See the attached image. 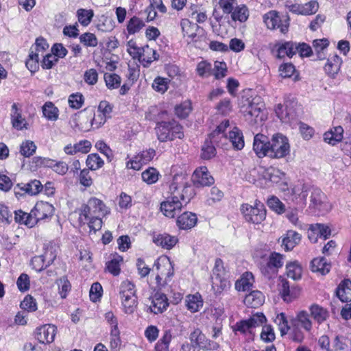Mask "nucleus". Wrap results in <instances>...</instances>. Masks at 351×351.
Masks as SVG:
<instances>
[{
    "label": "nucleus",
    "mask_w": 351,
    "mask_h": 351,
    "mask_svg": "<svg viewBox=\"0 0 351 351\" xmlns=\"http://www.w3.org/2000/svg\"><path fill=\"white\" fill-rule=\"evenodd\" d=\"M191 109V102L185 101L175 108V113L178 117L184 119L189 114Z\"/></svg>",
    "instance_id": "e2e57ef3"
},
{
    "label": "nucleus",
    "mask_w": 351,
    "mask_h": 351,
    "mask_svg": "<svg viewBox=\"0 0 351 351\" xmlns=\"http://www.w3.org/2000/svg\"><path fill=\"white\" fill-rule=\"evenodd\" d=\"M245 102L243 106L245 116H249V118L254 119L256 123L264 120V104L260 97L256 96L251 100L247 99Z\"/></svg>",
    "instance_id": "1a4fd4ad"
},
{
    "label": "nucleus",
    "mask_w": 351,
    "mask_h": 351,
    "mask_svg": "<svg viewBox=\"0 0 351 351\" xmlns=\"http://www.w3.org/2000/svg\"><path fill=\"white\" fill-rule=\"evenodd\" d=\"M210 141L206 140L202 146L201 157L204 160H210L216 155V149L213 145L215 143L209 138Z\"/></svg>",
    "instance_id": "de8ad7c7"
},
{
    "label": "nucleus",
    "mask_w": 351,
    "mask_h": 351,
    "mask_svg": "<svg viewBox=\"0 0 351 351\" xmlns=\"http://www.w3.org/2000/svg\"><path fill=\"white\" fill-rule=\"evenodd\" d=\"M268 172L269 179L273 183H279L282 182L281 184L283 185L282 190H285L287 187V182H285V173L279 169H271Z\"/></svg>",
    "instance_id": "a18cd8bd"
},
{
    "label": "nucleus",
    "mask_w": 351,
    "mask_h": 351,
    "mask_svg": "<svg viewBox=\"0 0 351 351\" xmlns=\"http://www.w3.org/2000/svg\"><path fill=\"white\" fill-rule=\"evenodd\" d=\"M336 294L341 302L351 301V280L346 279L338 286Z\"/></svg>",
    "instance_id": "cd10ccee"
},
{
    "label": "nucleus",
    "mask_w": 351,
    "mask_h": 351,
    "mask_svg": "<svg viewBox=\"0 0 351 351\" xmlns=\"http://www.w3.org/2000/svg\"><path fill=\"white\" fill-rule=\"evenodd\" d=\"M80 41L86 47H95L98 44V40L96 36L90 32H86L80 35Z\"/></svg>",
    "instance_id": "052dcab7"
},
{
    "label": "nucleus",
    "mask_w": 351,
    "mask_h": 351,
    "mask_svg": "<svg viewBox=\"0 0 351 351\" xmlns=\"http://www.w3.org/2000/svg\"><path fill=\"white\" fill-rule=\"evenodd\" d=\"M231 19L236 21L245 22L249 16V11L247 8L244 4H238L232 12L230 13Z\"/></svg>",
    "instance_id": "ea45409f"
},
{
    "label": "nucleus",
    "mask_w": 351,
    "mask_h": 351,
    "mask_svg": "<svg viewBox=\"0 0 351 351\" xmlns=\"http://www.w3.org/2000/svg\"><path fill=\"white\" fill-rule=\"evenodd\" d=\"M196 71L200 77H208L213 75L211 64L206 61L200 62L197 66Z\"/></svg>",
    "instance_id": "774afa93"
},
{
    "label": "nucleus",
    "mask_w": 351,
    "mask_h": 351,
    "mask_svg": "<svg viewBox=\"0 0 351 351\" xmlns=\"http://www.w3.org/2000/svg\"><path fill=\"white\" fill-rule=\"evenodd\" d=\"M247 321L249 322L252 330L254 331L256 328L263 326L267 319L263 313H256L253 314Z\"/></svg>",
    "instance_id": "5fc2aeb1"
},
{
    "label": "nucleus",
    "mask_w": 351,
    "mask_h": 351,
    "mask_svg": "<svg viewBox=\"0 0 351 351\" xmlns=\"http://www.w3.org/2000/svg\"><path fill=\"white\" fill-rule=\"evenodd\" d=\"M275 112L277 117L285 123L290 122L295 118V113L293 110L287 106L284 107L283 105L279 104L275 108Z\"/></svg>",
    "instance_id": "7c9ffc66"
},
{
    "label": "nucleus",
    "mask_w": 351,
    "mask_h": 351,
    "mask_svg": "<svg viewBox=\"0 0 351 351\" xmlns=\"http://www.w3.org/2000/svg\"><path fill=\"white\" fill-rule=\"evenodd\" d=\"M109 212L103 201L93 197L88 200L87 204L82 206L79 221L80 223H86L91 216H106Z\"/></svg>",
    "instance_id": "39448f33"
},
{
    "label": "nucleus",
    "mask_w": 351,
    "mask_h": 351,
    "mask_svg": "<svg viewBox=\"0 0 351 351\" xmlns=\"http://www.w3.org/2000/svg\"><path fill=\"white\" fill-rule=\"evenodd\" d=\"M68 102L71 108L80 109L84 102V98L81 93H76L69 97Z\"/></svg>",
    "instance_id": "69168bd1"
},
{
    "label": "nucleus",
    "mask_w": 351,
    "mask_h": 351,
    "mask_svg": "<svg viewBox=\"0 0 351 351\" xmlns=\"http://www.w3.org/2000/svg\"><path fill=\"white\" fill-rule=\"evenodd\" d=\"M155 155L156 152L153 149L143 151L127 163V167L134 170H139L143 165L151 161Z\"/></svg>",
    "instance_id": "ddd939ff"
},
{
    "label": "nucleus",
    "mask_w": 351,
    "mask_h": 351,
    "mask_svg": "<svg viewBox=\"0 0 351 351\" xmlns=\"http://www.w3.org/2000/svg\"><path fill=\"white\" fill-rule=\"evenodd\" d=\"M270 141L267 136L262 134H257L254 138L253 149L259 158L269 156Z\"/></svg>",
    "instance_id": "2eb2a0df"
},
{
    "label": "nucleus",
    "mask_w": 351,
    "mask_h": 351,
    "mask_svg": "<svg viewBox=\"0 0 351 351\" xmlns=\"http://www.w3.org/2000/svg\"><path fill=\"white\" fill-rule=\"evenodd\" d=\"M104 80L107 87L110 89L119 88L121 82V77L117 74L109 73L104 74Z\"/></svg>",
    "instance_id": "6e6d98bb"
},
{
    "label": "nucleus",
    "mask_w": 351,
    "mask_h": 351,
    "mask_svg": "<svg viewBox=\"0 0 351 351\" xmlns=\"http://www.w3.org/2000/svg\"><path fill=\"white\" fill-rule=\"evenodd\" d=\"M22 110L18 104L14 103L12 105L10 118L12 127L18 130L27 128V123L25 118L22 117Z\"/></svg>",
    "instance_id": "6ab92c4d"
},
{
    "label": "nucleus",
    "mask_w": 351,
    "mask_h": 351,
    "mask_svg": "<svg viewBox=\"0 0 351 351\" xmlns=\"http://www.w3.org/2000/svg\"><path fill=\"white\" fill-rule=\"evenodd\" d=\"M39 56L38 53L34 52V49H30L28 59L26 60L25 64L27 69L32 72H36L39 68Z\"/></svg>",
    "instance_id": "8fccbe9b"
},
{
    "label": "nucleus",
    "mask_w": 351,
    "mask_h": 351,
    "mask_svg": "<svg viewBox=\"0 0 351 351\" xmlns=\"http://www.w3.org/2000/svg\"><path fill=\"white\" fill-rule=\"evenodd\" d=\"M140 51L141 53L138 60L145 67L149 66L153 61L158 60L159 58L156 51L149 47V45L141 47Z\"/></svg>",
    "instance_id": "4be33fe9"
},
{
    "label": "nucleus",
    "mask_w": 351,
    "mask_h": 351,
    "mask_svg": "<svg viewBox=\"0 0 351 351\" xmlns=\"http://www.w3.org/2000/svg\"><path fill=\"white\" fill-rule=\"evenodd\" d=\"M154 241L157 245L170 250L177 243L178 239L176 237L164 233L158 235Z\"/></svg>",
    "instance_id": "f704fd0d"
},
{
    "label": "nucleus",
    "mask_w": 351,
    "mask_h": 351,
    "mask_svg": "<svg viewBox=\"0 0 351 351\" xmlns=\"http://www.w3.org/2000/svg\"><path fill=\"white\" fill-rule=\"evenodd\" d=\"M311 270L313 272H320L325 274L330 271V265L328 264L324 258H314L311 263Z\"/></svg>",
    "instance_id": "37998d69"
},
{
    "label": "nucleus",
    "mask_w": 351,
    "mask_h": 351,
    "mask_svg": "<svg viewBox=\"0 0 351 351\" xmlns=\"http://www.w3.org/2000/svg\"><path fill=\"white\" fill-rule=\"evenodd\" d=\"M187 309L191 313H195L199 311L203 306V300L202 296L199 293L189 295L185 299Z\"/></svg>",
    "instance_id": "c9c22d12"
},
{
    "label": "nucleus",
    "mask_w": 351,
    "mask_h": 351,
    "mask_svg": "<svg viewBox=\"0 0 351 351\" xmlns=\"http://www.w3.org/2000/svg\"><path fill=\"white\" fill-rule=\"evenodd\" d=\"M212 289L216 295L221 294L230 287V282L227 278L211 277Z\"/></svg>",
    "instance_id": "e433bc0d"
},
{
    "label": "nucleus",
    "mask_w": 351,
    "mask_h": 351,
    "mask_svg": "<svg viewBox=\"0 0 351 351\" xmlns=\"http://www.w3.org/2000/svg\"><path fill=\"white\" fill-rule=\"evenodd\" d=\"M53 206L46 202H38L31 210V215L28 223L30 228L34 226L38 222L51 217L53 213Z\"/></svg>",
    "instance_id": "6e6552de"
},
{
    "label": "nucleus",
    "mask_w": 351,
    "mask_h": 351,
    "mask_svg": "<svg viewBox=\"0 0 351 351\" xmlns=\"http://www.w3.org/2000/svg\"><path fill=\"white\" fill-rule=\"evenodd\" d=\"M156 132L160 142L173 141L175 138L181 139L184 137L182 127L174 120L158 123Z\"/></svg>",
    "instance_id": "20e7f679"
},
{
    "label": "nucleus",
    "mask_w": 351,
    "mask_h": 351,
    "mask_svg": "<svg viewBox=\"0 0 351 351\" xmlns=\"http://www.w3.org/2000/svg\"><path fill=\"white\" fill-rule=\"evenodd\" d=\"M279 291L284 301L289 302L297 297L298 291L293 287H291L289 281L282 278L279 284Z\"/></svg>",
    "instance_id": "5701e85b"
},
{
    "label": "nucleus",
    "mask_w": 351,
    "mask_h": 351,
    "mask_svg": "<svg viewBox=\"0 0 351 351\" xmlns=\"http://www.w3.org/2000/svg\"><path fill=\"white\" fill-rule=\"evenodd\" d=\"M36 145L32 141H25L22 143L20 147V152L25 157L32 156L36 150Z\"/></svg>",
    "instance_id": "bf43d9fd"
},
{
    "label": "nucleus",
    "mask_w": 351,
    "mask_h": 351,
    "mask_svg": "<svg viewBox=\"0 0 351 351\" xmlns=\"http://www.w3.org/2000/svg\"><path fill=\"white\" fill-rule=\"evenodd\" d=\"M227 138L231 142L232 147L237 149L241 150L244 147V139L242 132L237 127L229 132Z\"/></svg>",
    "instance_id": "c756f323"
},
{
    "label": "nucleus",
    "mask_w": 351,
    "mask_h": 351,
    "mask_svg": "<svg viewBox=\"0 0 351 351\" xmlns=\"http://www.w3.org/2000/svg\"><path fill=\"white\" fill-rule=\"evenodd\" d=\"M229 125L228 120L223 121L217 126L215 130L209 134V138L216 143H219L222 138L226 139L227 136L225 134V130Z\"/></svg>",
    "instance_id": "a19ab883"
},
{
    "label": "nucleus",
    "mask_w": 351,
    "mask_h": 351,
    "mask_svg": "<svg viewBox=\"0 0 351 351\" xmlns=\"http://www.w3.org/2000/svg\"><path fill=\"white\" fill-rule=\"evenodd\" d=\"M268 206L278 214L285 212V204L276 197H271L267 200Z\"/></svg>",
    "instance_id": "680f3d73"
},
{
    "label": "nucleus",
    "mask_w": 351,
    "mask_h": 351,
    "mask_svg": "<svg viewBox=\"0 0 351 351\" xmlns=\"http://www.w3.org/2000/svg\"><path fill=\"white\" fill-rule=\"evenodd\" d=\"M180 26L184 37H188L191 41H197V32L199 29V26L197 24L191 22L187 19H184L180 21Z\"/></svg>",
    "instance_id": "b1692460"
},
{
    "label": "nucleus",
    "mask_w": 351,
    "mask_h": 351,
    "mask_svg": "<svg viewBox=\"0 0 351 351\" xmlns=\"http://www.w3.org/2000/svg\"><path fill=\"white\" fill-rule=\"evenodd\" d=\"M287 276L294 280H297L301 278L302 269V267L298 264V262H291L287 265Z\"/></svg>",
    "instance_id": "c03bdc74"
},
{
    "label": "nucleus",
    "mask_w": 351,
    "mask_h": 351,
    "mask_svg": "<svg viewBox=\"0 0 351 351\" xmlns=\"http://www.w3.org/2000/svg\"><path fill=\"white\" fill-rule=\"evenodd\" d=\"M254 277L252 273L245 272L243 274L240 280L235 283V288L238 291H245L250 289L252 286Z\"/></svg>",
    "instance_id": "58836bf2"
},
{
    "label": "nucleus",
    "mask_w": 351,
    "mask_h": 351,
    "mask_svg": "<svg viewBox=\"0 0 351 351\" xmlns=\"http://www.w3.org/2000/svg\"><path fill=\"white\" fill-rule=\"evenodd\" d=\"M341 64V59L337 55H334L328 59L324 71L329 76L333 77L339 72Z\"/></svg>",
    "instance_id": "473e14b6"
},
{
    "label": "nucleus",
    "mask_w": 351,
    "mask_h": 351,
    "mask_svg": "<svg viewBox=\"0 0 351 351\" xmlns=\"http://www.w3.org/2000/svg\"><path fill=\"white\" fill-rule=\"evenodd\" d=\"M123 261L121 256L115 255L113 258L107 263V270L114 276H118L120 273V263Z\"/></svg>",
    "instance_id": "3c124183"
},
{
    "label": "nucleus",
    "mask_w": 351,
    "mask_h": 351,
    "mask_svg": "<svg viewBox=\"0 0 351 351\" xmlns=\"http://www.w3.org/2000/svg\"><path fill=\"white\" fill-rule=\"evenodd\" d=\"M296 53L297 48L295 47V43L293 42H285L278 45L276 56L278 58L280 59L285 56L291 58Z\"/></svg>",
    "instance_id": "2f4dec72"
},
{
    "label": "nucleus",
    "mask_w": 351,
    "mask_h": 351,
    "mask_svg": "<svg viewBox=\"0 0 351 351\" xmlns=\"http://www.w3.org/2000/svg\"><path fill=\"white\" fill-rule=\"evenodd\" d=\"M301 235L295 231L288 230L282 241V246L285 250H293L301 241Z\"/></svg>",
    "instance_id": "a878e982"
},
{
    "label": "nucleus",
    "mask_w": 351,
    "mask_h": 351,
    "mask_svg": "<svg viewBox=\"0 0 351 351\" xmlns=\"http://www.w3.org/2000/svg\"><path fill=\"white\" fill-rule=\"evenodd\" d=\"M172 339L170 330H165L162 338L156 345V351H169V344Z\"/></svg>",
    "instance_id": "603ef678"
},
{
    "label": "nucleus",
    "mask_w": 351,
    "mask_h": 351,
    "mask_svg": "<svg viewBox=\"0 0 351 351\" xmlns=\"http://www.w3.org/2000/svg\"><path fill=\"white\" fill-rule=\"evenodd\" d=\"M57 328L54 325L45 324L36 330V338L40 343H50L53 341Z\"/></svg>",
    "instance_id": "4468645a"
},
{
    "label": "nucleus",
    "mask_w": 351,
    "mask_h": 351,
    "mask_svg": "<svg viewBox=\"0 0 351 351\" xmlns=\"http://www.w3.org/2000/svg\"><path fill=\"white\" fill-rule=\"evenodd\" d=\"M83 118H89L90 123H84L83 124L85 128H92L93 130L100 128L106 122L107 117L95 111L93 108H85L84 112L82 114Z\"/></svg>",
    "instance_id": "f8f14e48"
},
{
    "label": "nucleus",
    "mask_w": 351,
    "mask_h": 351,
    "mask_svg": "<svg viewBox=\"0 0 351 351\" xmlns=\"http://www.w3.org/2000/svg\"><path fill=\"white\" fill-rule=\"evenodd\" d=\"M308 192L311 193L309 208L313 213L324 215L332 209V205L326 195L319 189L309 188L304 184H299L292 189L293 194L298 196L302 201L306 200Z\"/></svg>",
    "instance_id": "f257e3e1"
},
{
    "label": "nucleus",
    "mask_w": 351,
    "mask_h": 351,
    "mask_svg": "<svg viewBox=\"0 0 351 351\" xmlns=\"http://www.w3.org/2000/svg\"><path fill=\"white\" fill-rule=\"evenodd\" d=\"M197 218L195 214L184 212L177 219V225L180 229L187 230L193 228L197 223Z\"/></svg>",
    "instance_id": "393cba45"
},
{
    "label": "nucleus",
    "mask_w": 351,
    "mask_h": 351,
    "mask_svg": "<svg viewBox=\"0 0 351 351\" xmlns=\"http://www.w3.org/2000/svg\"><path fill=\"white\" fill-rule=\"evenodd\" d=\"M43 189V184L39 180H34L27 183L18 184L14 188L16 196L22 195L23 193L30 195L38 194Z\"/></svg>",
    "instance_id": "dca6fc26"
},
{
    "label": "nucleus",
    "mask_w": 351,
    "mask_h": 351,
    "mask_svg": "<svg viewBox=\"0 0 351 351\" xmlns=\"http://www.w3.org/2000/svg\"><path fill=\"white\" fill-rule=\"evenodd\" d=\"M309 311L311 317L318 324H321L324 322L329 317L328 311L326 308L316 304L310 306Z\"/></svg>",
    "instance_id": "bb28decb"
},
{
    "label": "nucleus",
    "mask_w": 351,
    "mask_h": 351,
    "mask_svg": "<svg viewBox=\"0 0 351 351\" xmlns=\"http://www.w3.org/2000/svg\"><path fill=\"white\" fill-rule=\"evenodd\" d=\"M169 80L167 78L157 77L152 84L153 88L159 93H164L166 92L169 87Z\"/></svg>",
    "instance_id": "338daca9"
},
{
    "label": "nucleus",
    "mask_w": 351,
    "mask_h": 351,
    "mask_svg": "<svg viewBox=\"0 0 351 351\" xmlns=\"http://www.w3.org/2000/svg\"><path fill=\"white\" fill-rule=\"evenodd\" d=\"M145 27L144 21L138 17H132L127 25V30L130 34L139 32Z\"/></svg>",
    "instance_id": "49530a36"
},
{
    "label": "nucleus",
    "mask_w": 351,
    "mask_h": 351,
    "mask_svg": "<svg viewBox=\"0 0 351 351\" xmlns=\"http://www.w3.org/2000/svg\"><path fill=\"white\" fill-rule=\"evenodd\" d=\"M264 295L258 290L251 291L244 298L245 304L252 308L260 306L264 303Z\"/></svg>",
    "instance_id": "c85d7f7f"
},
{
    "label": "nucleus",
    "mask_w": 351,
    "mask_h": 351,
    "mask_svg": "<svg viewBox=\"0 0 351 351\" xmlns=\"http://www.w3.org/2000/svg\"><path fill=\"white\" fill-rule=\"evenodd\" d=\"M170 191L171 195L160 204V210L166 217L173 218L188 201L184 197L183 190L180 191L175 184L170 186Z\"/></svg>",
    "instance_id": "f03ea898"
},
{
    "label": "nucleus",
    "mask_w": 351,
    "mask_h": 351,
    "mask_svg": "<svg viewBox=\"0 0 351 351\" xmlns=\"http://www.w3.org/2000/svg\"><path fill=\"white\" fill-rule=\"evenodd\" d=\"M45 261L47 265L49 267L51 265L56 258L57 252L56 249L52 245H48L45 248L43 254L40 255Z\"/></svg>",
    "instance_id": "0e129e2a"
},
{
    "label": "nucleus",
    "mask_w": 351,
    "mask_h": 351,
    "mask_svg": "<svg viewBox=\"0 0 351 351\" xmlns=\"http://www.w3.org/2000/svg\"><path fill=\"white\" fill-rule=\"evenodd\" d=\"M43 116L49 121L58 119L59 110L51 101H47L42 107Z\"/></svg>",
    "instance_id": "4c0bfd02"
},
{
    "label": "nucleus",
    "mask_w": 351,
    "mask_h": 351,
    "mask_svg": "<svg viewBox=\"0 0 351 351\" xmlns=\"http://www.w3.org/2000/svg\"><path fill=\"white\" fill-rule=\"evenodd\" d=\"M269 157L271 158H282L290 152L288 138L280 134L274 135L270 141Z\"/></svg>",
    "instance_id": "0eeeda50"
},
{
    "label": "nucleus",
    "mask_w": 351,
    "mask_h": 351,
    "mask_svg": "<svg viewBox=\"0 0 351 351\" xmlns=\"http://www.w3.org/2000/svg\"><path fill=\"white\" fill-rule=\"evenodd\" d=\"M77 16L78 21L83 26H87L90 24L94 16V12L92 10L79 9L77 11Z\"/></svg>",
    "instance_id": "09e8293b"
},
{
    "label": "nucleus",
    "mask_w": 351,
    "mask_h": 351,
    "mask_svg": "<svg viewBox=\"0 0 351 351\" xmlns=\"http://www.w3.org/2000/svg\"><path fill=\"white\" fill-rule=\"evenodd\" d=\"M193 181L196 186H210L215 180L208 171L206 167H200L195 169L193 174Z\"/></svg>",
    "instance_id": "f3484780"
},
{
    "label": "nucleus",
    "mask_w": 351,
    "mask_h": 351,
    "mask_svg": "<svg viewBox=\"0 0 351 351\" xmlns=\"http://www.w3.org/2000/svg\"><path fill=\"white\" fill-rule=\"evenodd\" d=\"M232 328L233 330L236 332H239L243 335H252L254 333V331L252 330L247 319L241 320L239 322H237Z\"/></svg>",
    "instance_id": "13d9d810"
},
{
    "label": "nucleus",
    "mask_w": 351,
    "mask_h": 351,
    "mask_svg": "<svg viewBox=\"0 0 351 351\" xmlns=\"http://www.w3.org/2000/svg\"><path fill=\"white\" fill-rule=\"evenodd\" d=\"M158 171L153 167H149L142 173V179L148 184L156 182L158 180Z\"/></svg>",
    "instance_id": "4d7b16f0"
},
{
    "label": "nucleus",
    "mask_w": 351,
    "mask_h": 351,
    "mask_svg": "<svg viewBox=\"0 0 351 351\" xmlns=\"http://www.w3.org/2000/svg\"><path fill=\"white\" fill-rule=\"evenodd\" d=\"M158 273L165 276V282L168 279H170L174 273L173 267L170 259L167 257H162L158 258L154 263Z\"/></svg>",
    "instance_id": "a211bd4d"
},
{
    "label": "nucleus",
    "mask_w": 351,
    "mask_h": 351,
    "mask_svg": "<svg viewBox=\"0 0 351 351\" xmlns=\"http://www.w3.org/2000/svg\"><path fill=\"white\" fill-rule=\"evenodd\" d=\"M206 340L205 335L199 328L194 330L190 335V341L193 348H199L203 349V347H205Z\"/></svg>",
    "instance_id": "79ce46f5"
},
{
    "label": "nucleus",
    "mask_w": 351,
    "mask_h": 351,
    "mask_svg": "<svg viewBox=\"0 0 351 351\" xmlns=\"http://www.w3.org/2000/svg\"><path fill=\"white\" fill-rule=\"evenodd\" d=\"M343 129L341 126L335 127L332 130L325 132L324 134V141L335 145L343 138Z\"/></svg>",
    "instance_id": "72a5a7b5"
},
{
    "label": "nucleus",
    "mask_w": 351,
    "mask_h": 351,
    "mask_svg": "<svg viewBox=\"0 0 351 351\" xmlns=\"http://www.w3.org/2000/svg\"><path fill=\"white\" fill-rule=\"evenodd\" d=\"M241 212L246 221L253 224H260L266 218V210L263 204L256 202L254 205L242 204Z\"/></svg>",
    "instance_id": "423d86ee"
},
{
    "label": "nucleus",
    "mask_w": 351,
    "mask_h": 351,
    "mask_svg": "<svg viewBox=\"0 0 351 351\" xmlns=\"http://www.w3.org/2000/svg\"><path fill=\"white\" fill-rule=\"evenodd\" d=\"M152 304L149 308L154 314L161 313L169 306L168 299L164 293L157 292L152 298Z\"/></svg>",
    "instance_id": "412c9836"
},
{
    "label": "nucleus",
    "mask_w": 351,
    "mask_h": 351,
    "mask_svg": "<svg viewBox=\"0 0 351 351\" xmlns=\"http://www.w3.org/2000/svg\"><path fill=\"white\" fill-rule=\"evenodd\" d=\"M119 297L122 310L125 313H133L138 305L135 285L129 280L122 282L119 288Z\"/></svg>",
    "instance_id": "7ed1b4c3"
},
{
    "label": "nucleus",
    "mask_w": 351,
    "mask_h": 351,
    "mask_svg": "<svg viewBox=\"0 0 351 351\" xmlns=\"http://www.w3.org/2000/svg\"><path fill=\"white\" fill-rule=\"evenodd\" d=\"M263 20L267 28L270 29H279L281 33L288 31L289 23L287 19L282 21L276 11L272 10L263 16Z\"/></svg>",
    "instance_id": "9b49d317"
},
{
    "label": "nucleus",
    "mask_w": 351,
    "mask_h": 351,
    "mask_svg": "<svg viewBox=\"0 0 351 351\" xmlns=\"http://www.w3.org/2000/svg\"><path fill=\"white\" fill-rule=\"evenodd\" d=\"M291 324L294 327L300 326L307 332H310L313 328V322L306 311H299L296 316L292 319Z\"/></svg>",
    "instance_id": "aec40b11"
},
{
    "label": "nucleus",
    "mask_w": 351,
    "mask_h": 351,
    "mask_svg": "<svg viewBox=\"0 0 351 351\" xmlns=\"http://www.w3.org/2000/svg\"><path fill=\"white\" fill-rule=\"evenodd\" d=\"M284 264V256L277 252H272L266 265L261 266V273L267 278L276 275L279 268Z\"/></svg>",
    "instance_id": "9d476101"
},
{
    "label": "nucleus",
    "mask_w": 351,
    "mask_h": 351,
    "mask_svg": "<svg viewBox=\"0 0 351 351\" xmlns=\"http://www.w3.org/2000/svg\"><path fill=\"white\" fill-rule=\"evenodd\" d=\"M86 165L91 170H97L104 165V160L97 154H89L86 159Z\"/></svg>",
    "instance_id": "864d4df0"
}]
</instances>
